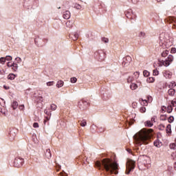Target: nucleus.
<instances>
[{
	"label": "nucleus",
	"mask_w": 176,
	"mask_h": 176,
	"mask_svg": "<svg viewBox=\"0 0 176 176\" xmlns=\"http://www.w3.org/2000/svg\"><path fill=\"white\" fill-rule=\"evenodd\" d=\"M168 96H170V97L174 96L175 94V89H174L173 88H170L168 91Z\"/></svg>",
	"instance_id": "16"
},
{
	"label": "nucleus",
	"mask_w": 176,
	"mask_h": 176,
	"mask_svg": "<svg viewBox=\"0 0 176 176\" xmlns=\"http://www.w3.org/2000/svg\"><path fill=\"white\" fill-rule=\"evenodd\" d=\"M130 63H131V57L130 56H126L123 58L122 67H129Z\"/></svg>",
	"instance_id": "7"
},
{
	"label": "nucleus",
	"mask_w": 176,
	"mask_h": 176,
	"mask_svg": "<svg viewBox=\"0 0 176 176\" xmlns=\"http://www.w3.org/2000/svg\"><path fill=\"white\" fill-rule=\"evenodd\" d=\"M159 127H160V130H164V128L166 126H164V124H160Z\"/></svg>",
	"instance_id": "50"
},
{
	"label": "nucleus",
	"mask_w": 176,
	"mask_h": 176,
	"mask_svg": "<svg viewBox=\"0 0 176 176\" xmlns=\"http://www.w3.org/2000/svg\"><path fill=\"white\" fill-rule=\"evenodd\" d=\"M133 75H134V78L135 79H137V78H138L139 76H140V72H135L134 74H133Z\"/></svg>",
	"instance_id": "45"
},
{
	"label": "nucleus",
	"mask_w": 176,
	"mask_h": 176,
	"mask_svg": "<svg viewBox=\"0 0 176 176\" xmlns=\"http://www.w3.org/2000/svg\"><path fill=\"white\" fill-rule=\"evenodd\" d=\"M12 69L13 71L16 72L19 69V65H17V63H15L14 62H13Z\"/></svg>",
	"instance_id": "23"
},
{
	"label": "nucleus",
	"mask_w": 176,
	"mask_h": 176,
	"mask_svg": "<svg viewBox=\"0 0 176 176\" xmlns=\"http://www.w3.org/2000/svg\"><path fill=\"white\" fill-rule=\"evenodd\" d=\"M54 85V81H50L47 82V86H53Z\"/></svg>",
	"instance_id": "47"
},
{
	"label": "nucleus",
	"mask_w": 176,
	"mask_h": 176,
	"mask_svg": "<svg viewBox=\"0 0 176 176\" xmlns=\"http://www.w3.org/2000/svg\"><path fill=\"white\" fill-rule=\"evenodd\" d=\"M152 133H153V129H142L136 135L135 140L137 142L138 144H148L151 138H152V135H153Z\"/></svg>",
	"instance_id": "2"
},
{
	"label": "nucleus",
	"mask_w": 176,
	"mask_h": 176,
	"mask_svg": "<svg viewBox=\"0 0 176 176\" xmlns=\"http://www.w3.org/2000/svg\"><path fill=\"white\" fill-rule=\"evenodd\" d=\"M15 61H16V63H16V64H20V63H21L22 61H23V60L21 59V58H20V57H16V58H15Z\"/></svg>",
	"instance_id": "30"
},
{
	"label": "nucleus",
	"mask_w": 176,
	"mask_h": 176,
	"mask_svg": "<svg viewBox=\"0 0 176 176\" xmlns=\"http://www.w3.org/2000/svg\"><path fill=\"white\" fill-rule=\"evenodd\" d=\"M78 107L80 109H87V107H89V102L85 100H82L78 102Z\"/></svg>",
	"instance_id": "6"
},
{
	"label": "nucleus",
	"mask_w": 176,
	"mask_h": 176,
	"mask_svg": "<svg viewBox=\"0 0 176 176\" xmlns=\"http://www.w3.org/2000/svg\"><path fill=\"white\" fill-rule=\"evenodd\" d=\"M33 126L34 127V129H36L37 127H39V124L37 122H34L33 124Z\"/></svg>",
	"instance_id": "51"
},
{
	"label": "nucleus",
	"mask_w": 176,
	"mask_h": 176,
	"mask_svg": "<svg viewBox=\"0 0 176 176\" xmlns=\"http://www.w3.org/2000/svg\"><path fill=\"white\" fill-rule=\"evenodd\" d=\"M96 167L99 170H102L109 174H119V164L109 158H104L101 161L95 162Z\"/></svg>",
	"instance_id": "1"
},
{
	"label": "nucleus",
	"mask_w": 176,
	"mask_h": 176,
	"mask_svg": "<svg viewBox=\"0 0 176 176\" xmlns=\"http://www.w3.org/2000/svg\"><path fill=\"white\" fill-rule=\"evenodd\" d=\"M152 100H153V98H152V96H147V99H145V100H144V99H142V101H143V105H144V106H148V103L149 102H151V101H152Z\"/></svg>",
	"instance_id": "11"
},
{
	"label": "nucleus",
	"mask_w": 176,
	"mask_h": 176,
	"mask_svg": "<svg viewBox=\"0 0 176 176\" xmlns=\"http://www.w3.org/2000/svg\"><path fill=\"white\" fill-rule=\"evenodd\" d=\"M63 86H64V81L58 80L56 83V87L60 89V87H63Z\"/></svg>",
	"instance_id": "18"
},
{
	"label": "nucleus",
	"mask_w": 176,
	"mask_h": 176,
	"mask_svg": "<svg viewBox=\"0 0 176 176\" xmlns=\"http://www.w3.org/2000/svg\"><path fill=\"white\" fill-rule=\"evenodd\" d=\"M50 109H52V111H56V109H57V105L52 104L50 106Z\"/></svg>",
	"instance_id": "34"
},
{
	"label": "nucleus",
	"mask_w": 176,
	"mask_h": 176,
	"mask_svg": "<svg viewBox=\"0 0 176 176\" xmlns=\"http://www.w3.org/2000/svg\"><path fill=\"white\" fill-rule=\"evenodd\" d=\"M145 36V33L144 32H140V36Z\"/></svg>",
	"instance_id": "57"
},
{
	"label": "nucleus",
	"mask_w": 176,
	"mask_h": 176,
	"mask_svg": "<svg viewBox=\"0 0 176 176\" xmlns=\"http://www.w3.org/2000/svg\"><path fill=\"white\" fill-rule=\"evenodd\" d=\"M80 124L82 127H85L86 124H87V122H86V120H82Z\"/></svg>",
	"instance_id": "29"
},
{
	"label": "nucleus",
	"mask_w": 176,
	"mask_h": 176,
	"mask_svg": "<svg viewBox=\"0 0 176 176\" xmlns=\"http://www.w3.org/2000/svg\"><path fill=\"white\" fill-rule=\"evenodd\" d=\"M148 79H149L150 82H155V78L153 77H151Z\"/></svg>",
	"instance_id": "54"
},
{
	"label": "nucleus",
	"mask_w": 176,
	"mask_h": 176,
	"mask_svg": "<svg viewBox=\"0 0 176 176\" xmlns=\"http://www.w3.org/2000/svg\"><path fill=\"white\" fill-rule=\"evenodd\" d=\"M166 132L168 133H171V124H168L166 126Z\"/></svg>",
	"instance_id": "32"
},
{
	"label": "nucleus",
	"mask_w": 176,
	"mask_h": 176,
	"mask_svg": "<svg viewBox=\"0 0 176 176\" xmlns=\"http://www.w3.org/2000/svg\"><path fill=\"white\" fill-rule=\"evenodd\" d=\"M15 78H16V74H10L8 76V79H9L10 80H14Z\"/></svg>",
	"instance_id": "19"
},
{
	"label": "nucleus",
	"mask_w": 176,
	"mask_h": 176,
	"mask_svg": "<svg viewBox=\"0 0 176 176\" xmlns=\"http://www.w3.org/2000/svg\"><path fill=\"white\" fill-rule=\"evenodd\" d=\"M126 16L127 17V19H135V14H134V12H133V10H128L126 13H125Z\"/></svg>",
	"instance_id": "9"
},
{
	"label": "nucleus",
	"mask_w": 176,
	"mask_h": 176,
	"mask_svg": "<svg viewBox=\"0 0 176 176\" xmlns=\"http://www.w3.org/2000/svg\"><path fill=\"white\" fill-rule=\"evenodd\" d=\"M174 60V56L173 55H168L167 59L162 60V64L164 67H168L171 63Z\"/></svg>",
	"instance_id": "5"
},
{
	"label": "nucleus",
	"mask_w": 176,
	"mask_h": 176,
	"mask_svg": "<svg viewBox=\"0 0 176 176\" xmlns=\"http://www.w3.org/2000/svg\"><path fill=\"white\" fill-rule=\"evenodd\" d=\"M134 79H135L134 77L129 76L127 78L128 83H131V82H133V80H134Z\"/></svg>",
	"instance_id": "39"
},
{
	"label": "nucleus",
	"mask_w": 176,
	"mask_h": 176,
	"mask_svg": "<svg viewBox=\"0 0 176 176\" xmlns=\"http://www.w3.org/2000/svg\"><path fill=\"white\" fill-rule=\"evenodd\" d=\"M171 104L173 107H176V98L171 101Z\"/></svg>",
	"instance_id": "49"
},
{
	"label": "nucleus",
	"mask_w": 176,
	"mask_h": 176,
	"mask_svg": "<svg viewBox=\"0 0 176 176\" xmlns=\"http://www.w3.org/2000/svg\"><path fill=\"white\" fill-rule=\"evenodd\" d=\"M12 133H13V131H10V133H9L10 136H12Z\"/></svg>",
	"instance_id": "64"
},
{
	"label": "nucleus",
	"mask_w": 176,
	"mask_h": 176,
	"mask_svg": "<svg viewBox=\"0 0 176 176\" xmlns=\"http://www.w3.org/2000/svg\"><path fill=\"white\" fill-rule=\"evenodd\" d=\"M98 54H99V59L100 61L105 60V53L104 52L100 51L98 52Z\"/></svg>",
	"instance_id": "14"
},
{
	"label": "nucleus",
	"mask_w": 176,
	"mask_h": 176,
	"mask_svg": "<svg viewBox=\"0 0 176 176\" xmlns=\"http://www.w3.org/2000/svg\"><path fill=\"white\" fill-rule=\"evenodd\" d=\"M18 107L19 103L16 101H13L12 104V108H13V109H17Z\"/></svg>",
	"instance_id": "22"
},
{
	"label": "nucleus",
	"mask_w": 176,
	"mask_h": 176,
	"mask_svg": "<svg viewBox=\"0 0 176 176\" xmlns=\"http://www.w3.org/2000/svg\"><path fill=\"white\" fill-rule=\"evenodd\" d=\"M160 120H167V116L166 115H161L160 117Z\"/></svg>",
	"instance_id": "35"
},
{
	"label": "nucleus",
	"mask_w": 176,
	"mask_h": 176,
	"mask_svg": "<svg viewBox=\"0 0 176 176\" xmlns=\"http://www.w3.org/2000/svg\"><path fill=\"white\" fill-rule=\"evenodd\" d=\"M46 119H47V120H50V117H46Z\"/></svg>",
	"instance_id": "63"
},
{
	"label": "nucleus",
	"mask_w": 176,
	"mask_h": 176,
	"mask_svg": "<svg viewBox=\"0 0 176 176\" xmlns=\"http://www.w3.org/2000/svg\"><path fill=\"white\" fill-rule=\"evenodd\" d=\"M174 168H175V170H176V162H175V164H174Z\"/></svg>",
	"instance_id": "61"
},
{
	"label": "nucleus",
	"mask_w": 176,
	"mask_h": 176,
	"mask_svg": "<svg viewBox=\"0 0 176 176\" xmlns=\"http://www.w3.org/2000/svg\"><path fill=\"white\" fill-rule=\"evenodd\" d=\"M168 122L169 123H173L174 122V116H171L168 118Z\"/></svg>",
	"instance_id": "36"
},
{
	"label": "nucleus",
	"mask_w": 176,
	"mask_h": 176,
	"mask_svg": "<svg viewBox=\"0 0 176 176\" xmlns=\"http://www.w3.org/2000/svg\"><path fill=\"white\" fill-rule=\"evenodd\" d=\"M168 55V50H165L162 53V57H166Z\"/></svg>",
	"instance_id": "33"
},
{
	"label": "nucleus",
	"mask_w": 176,
	"mask_h": 176,
	"mask_svg": "<svg viewBox=\"0 0 176 176\" xmlns=\"http://www.w3.org/2000/svg\"><path fill=\"white\" fill-rule=\"evenodd\" d=\"M7 67H8V68H12L13 67V63H12V62H8L7 63Z\"/></svg>",
	"instance_id": "48"
},
{
	"label": "nucleus",
	"mask_w": 176,
	"mask_h": 176,
	"mask_svg": "<svg viewBox=\"0 0 176 176\" xmlns=\"http://www.w3.org/2000/svg\"><path fill=\"white\" fill-rule=\"evenodd\" d=\"M154 146H156L157 148H160L162 146V143H160L157 141H155Z\"/></svg>",
	"instance_id": "27"
},
{
	"label": "nucleus",
	"mask_w": 176,
	"mask_h": 176,
	"mask_svg": "<svg viewBox=\"0 0 176 176\" xmlns=\"http://www.w3.org/2000/svg\"><path fill=\"white\" fill-rule=\"evenodd\" d=\"M82 6L80 5V4H78V3H74V9H76L77 10H82Z\"/></svg>",
	"instance_id": "24"
},
{
	"label": "nucleus",
	"mask_w": 176,
	"mask_h": 176,
	"mask_svg": "<svg viewBox=\"0 0 176 176\" xmlns=\"http://www.w3.org/2000/svg\"><path fill=\"white\" fill-rule=\"evenodd\" d=\"M151 122H155V118H153V117L151 118Z\"/></svg>",
	"instance_id": "59"
},
{
	"label": "nucleus",
	"mask_w": 176,
	"mask_h": 176,
	"mask_svg": "<svg viewBox=\"0 0 176 176\" xmlns=\"http://www.w3.org/2000/svg\"><path fill=\"white\" fill-rule=\"evenodd\" d=\"M166 21L170 24H173V27L176 28V19L173 16H169Z\"/></svg>",
	"instance_id": "8"
},
{
	"label": "nucleus",
	"mask_w": 176,
	"mask_h": 176,
	"mask_svg": "<svg viewBox=\"0 0 176 176\" xmlns=\"http://www.w3.org/2000/svg\"><path fill=\"white\" fill-rule=\"evenodd\" d=\"M168 86L169 89H174V87H175L176 86V83L175 82V81H172L168 84Z\"/></svg>",
	"instance_id": "20"
},
{
	"label": "nucleus",
	"mask_w": 176,
	"mask_h": 176,
	"mask_svg": "<svg viewBox=\"0 0 176 176\" xmlns=\"http://www.w3.org/2000/svg\"><path fill=\"white\" fill-rule=\"evenodd\" d=\"M102 42L104 43H108V42H109V39L108 38L103 37L102 38Z\"/></svg>",
	"instance_id": "37"
},
{
	"label": "nucleus",
	"mask_w": 176,
	"mask_h": 176,
	"mask_svg": "<svg viewBox=\"0 0 176 176\" xmlns=\"http://www.w3.org/2000/svg\"><path fill=\"white\" fill-rule=\"evenodd\" d=\"M140 112L141 113H145V112H146V108H145L144 107H140Z\"/></svg>",
	"instance_id": "31"
},
{
	"label": "nucleus",
	"mask_w": 176,
	"mask_h": 176,
	"mask_svg": "<svg viewBox=\"0 0 176 176\" xmlns=\"http://www.w3.org/2000/svg\"><path fill=\"white\" fill-rule=\"evenodd\" d=\"M76 80H78V79H76V78H75V77H73V78H72L70 79V82H71L72 83H76Z\"/></svg>",
	"instance_id": "44"
},
{
	"label": "nucleus",
	"mask_w": 176,
	"mask_h": 176,
	"mask_svg": "<svg viewBox=\"0 0 176 176\" xmlns=\"http://www.w3.org/2000/svg\"><path fill=\"white\" fill-rule=\"evenodd\" d=\"M104 130H105V128H104L103 126H101L99 128V131L100 133H102Z\"/></svg>",
	"instance_id": "52"
},
{
	"label": "nucleus",
	"mask_w": 176,
	"mask_h": 176,
	"mask_svg": "<svg viewBox=\"0 0 176 176\" xmlns=\"http://www.w3.org/2000/svg\"><path fill=\"white\" fill-rule=\"evenodd\" d=\"M131 2H133V3H137V2H138L139 0H131Z\"/></svg>",
	"instance_id": "56"
},
{
	"label": "nucleus",
	"mask_w": 176,
	"mask_h": 176,
	"mask_svg": "<svg viewBox=\"0 0 176 176\" xmlns=\"http://www.w3.org/2000/svg\"><path fill=\"white\" fill-rule=\"evenodd\" d=\"M146 127H152V126H153V123L152 122V121H146L145 123H144Z\"/></svg>",
	"instance_id": "21"
},
{
	"label": "nucleus",
	"mask_w": 176,
	"mask_h": 176,
	"mask_svg": "<svg viewBox=\"0 0 176 176\" xmlns=\"http://www.w3.org/2000/svg\"><path fill=\"white\" fill-rule=\"evenodd\" d=\"M163 74L164 78L166 79H171V77L173 76V73L170 71H164Z\"/></svg>",
	"instance_id": "10"
},
{
	"label": "nucleus",
	"mask_w": 176,
	"mask_h": 176,
	"mask_svg": "<svg viewBox=\"0 0 176 176\" xmlns=\"http://www.w3.org/2000/svg\"><path fill=\"white\" fill-rule=\"evenodd\" d=\"M6 62V58H3V57L0 58L1 64H5Z\"/></svg>",
	"instance_id": "40"
},
{
	"label": "nucleus",
	"mask_w": 176,
	"mask_h": 176,
	"mask_svg": "<svg viewBox=\"0 0 176 176\" xmlns=\"http://www.w3.org/2000/svg\"><path fill=\"white\" fill-rule=\"evenodd\" d=\"M150 73L149 72L146 71V70H144L143 72V75L144 76H145L146 78H148V76H149Z\"/></svg>",
	"instance_id": "38"
},
{
	"label": "nucleus",
	"mask_w": 176,
	"mask_h": 176,
	"mask_svg": "<svg viewBox=\"0 0 176 176\" xmlns=\"http://www.w3.org/2000/svg\"><path fill=\"white\" fill-rule=\"evenodd\" d=\"M171 157H172L173 160H176V151H175V152H173V153L171 154Z\"/></svg>",
	"instance_id": "42"
},
{
	"label": "nucleus",
	"mask_w": 176,
	"mask_h": 176,
	"mask_svg": "<svg viewBox=\"0 0 176 176\" xmlns=\"http://www.w3.org/2000/svg\"><path fill=\"white\" fill-rule=\"evenodd\" d=\"M170 53L175 54L176 53V49L175 48H172L171 51H170Z\"/></svg>",
	"instance_id": "53"
},
{
	"label": "nucleus",
	"mask_w": 176,
	"mask_h": 176,
	"mask_svg": "<svg viewBox=\"0 0 176 176\" xmlns=\"http://www.w3.org/2000/svg\"><path fill=\"white\" fill-rule=\"evenodd\" d=\"M66 27L67 28H72V22H71V21L66 22Z\"/></svg>",
	"instance_id": "26"
},
{
	"label": "nucleus",
	"mask_w": 176,
	"mask_h": 176,
	"mask_svg": "<svg viewBox=\"0 0 176 176\" xmlns=\"http://www.w3.org/2000/svg\"><path fill=\"white\" fill-rule=\"evenodd\" d=\"M0 75H5V70H0Z\"/></svg>",
	"instance_id": "55"
},
{
	"label": "nucleus",
	"mask_w": 176,
	"mask_h": 176,
	"mask_svg": "<svg viewBox=\"0 0 176 176\" xmlns=\"http://www.w3.org/2000/svg\"><path fill=\"white\" fill-rule=\"evenodd\" d=\"M23 164H24V159L18 157L15 158L14 161V167H17L18 168L23 166Z\"/></svg>",
	"instance_id": "4"
},
{
	"label": "nucleus",
	"mask_w": 176,
	"mask_h": 176,
	"mask_svg": "<svg viewBox=\"0 0 176 176\" xmlns=\"http://www.w3.org/2000/svg\"><path fill=\"white\" fill-rule=\"evenodd\" d=\"M4 89H6V90H8L9 87L4 86Z\"/></svg>",
	"instance_id": "60"
},
{
	"label": "nucleus",
	"mask_w": 176,
	"mask_h": 176,
	"mask_svg": "<svg viewBox=\"0 0 176 176\" xmlns=\"http://www.w3.org/2000/svg\"><path fill=\"white\" fill-rule=\"evenodd\" d=\"M69 37L73 41H78V38H79V34H78V32L72 33L69 34Z\"/></svg>",
	"instance_id": "12"
},
{
	"label": "nucleus",
	"mask_w": 176,
	"mask_h": 176,
	"mask_svg": "<svg viewBox=\"0 0 176 176\" xmlns=\"http://www.w3.org/2000/svg\"><path fill=\"white\" fill-rule=\"evenodd\" d=\"M164 0H157V2H163Z\"/></svg>",
	"instance_id": "62"
},
{
	"label": "nucleus",
	"mask_w": 176,
	"mask_h": 176,
	"mask_svg": "<svg viewBox=\"0 0 176 176\" xmlns=\"http://www.w3.org/2000/svg\"><path fill=\"white\" fill-rule=\"evenodd\" d=\"M166 111L168 113H171L173 112V106H168Z\"/></svg>",
	"instance_id": "28"
},
{
	"label": "nucleus",
	"mask_w": 176,
	"mask_h": 176,
	"mask_svg": "<svg viewBox=\"0 0 176 176\" xmlns=\"http://www.w3.org/2000/svg\"><path fill=\"white\" fill-rule=\"evenodd\" d=\"M45 156H46L47 159H50V157H52V153L50 152V149L46 150Z\"/></svg>",
	"instance_id": "17"
},
{
	"label": "nucleus",
	"mask_w": 176,
	"mask_h": 176,
	"mask_svg": "<svg viewBox=\"0 0 176 176\" xmlns=\"http://www.w3.org/2000/svg\"><path fill=\"white\" fill-rule=\"evenodd\" d=\"M153 74L155 76H157V75H159V70L158 69H154Z\"/></svg>",
	"instance_id": "46"
},
{
	"label": "nucleus",
	"mask_w": 176,
	"mask_h": 176,
	"mask_svg": "<svg viewBox=\"0 0 176 176\" xmlns=\"http://www.w3.org/2000/svg\"><path fill=\"white\" fill-rule=\"evenodd\" d=\"M63 19H65V20H68L71 18V12L69 11H65L63 12Z\"/></svg>",
	"instance_id": "13"
},
{
	"label": "nucleus",
	"mask_w": 176,
	"mask_h": 176,
	"mask_svg": "<svg viewBox=\"0 0 176 176\" xmlns=\"http://www.w3.org/2000/svg\"><path fill=\"white\" fill-rule=\"evenodd\" d=\"M135 168V162L133 160H128L126 162V174L129 175Z\"/></svg>",
	"instance_id": "3"
},
{
	"label": "nucleus",
	"mask_w": 176,
	"mask_h": 176,
	"mask_svg": "<svg viewBox=\"0 0 176 176\" xmlns=\"http://www.w3.org/2000/svg\"><path fill=\"white\" fill-rule=\"evenodd\" d=\"M44 112H45V113L46 115H49V113H48V112H47V111L46 109L44 111Z\"/></svg>",
	"instance_id": "58"
},
{
	"label": "nucleus",
	"mask_w": 176,
	"mask_h": 176,
	"mask_svg": "<svg viewBox=\"0 0 176 176\" xmlns=\"http://www.w3.org/2000/svg\"><path fill=\"white\" fill-rule=\"evenodd\" d=\"M169 146L170 149H176L175 143L170 144Z\"/></svg>",
	"instance_id": "43"
},
{
	"label": "nucleus",
	"mask_w": 176,
	"mask_h": 176,
	"mask_svg": "<svg viewBox=\"0 0 176 176\" xmlns=\"http://www.w3.org/2000/svg\"><path fill=\"white\" fill-rule=\"evenodd\" d=\"M12 60H13V58L10 56H6V60L7 61H12Z\"/></svg>",
	"instance_id": "41"
},
{
	"label": "nucleus",
	"mask_w": 176,
	"mask_h": 176,
	"mask_svg": "<svg viewBox=\"0 0 176 176\" xmlns=\"http://www.w3.org/2000/svg\"><path fill=\"white\" fill-rule=\"evenodd\" d=\"M138 88V85H137V84L135 83H131L130 85V89H131V90H135Z\"/></svg>",
	"instance_id": "25"
},
{
	"label": "nucleus",
	"mask_w": 176,
	"mask_h": 176,
	"mask_svg": "<svg viewBox=\"0 0 176 176\" xmlns=\"http://www.w3.org/2000/svg\"><path fill=\"white\" fill-rule=\"evenodd\" d=\"M42 41V40L41 38H39V37L36 38L34 40V43L35 45H37V46H43V43H41V42Z\"/></svg>",
	"instance_id": "15"
}]
</instances>
